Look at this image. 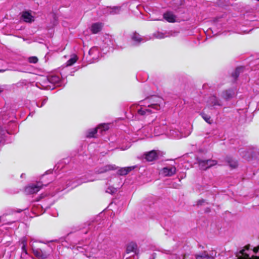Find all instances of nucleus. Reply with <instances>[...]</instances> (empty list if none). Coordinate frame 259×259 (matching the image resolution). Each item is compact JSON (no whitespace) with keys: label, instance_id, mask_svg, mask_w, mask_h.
<instances>
[{"label":"nucleus","instance_id":"f257e3e1","mask_svg":"<svg viewBox=\"0 0 259 259\" xmlns=\"http://www.w3.org/2000/svg\"><path fill=\"white\" fill-rule=\"evenodd\" d=\"M164 101L162 98L152 96L145 98L143 101H140V104L136 105L137 115L145 117L152 113H156L160 110Z\"/></svg>","mask_w":259,"mask_h":259},{"label":"nucleus","instance_id":"f03ea898","mask_svg":"<svg viewBox=\"0 0 259 259\" xmlns=\"http://www.w3.org/2000/svg\"><path fill=\"white\" fill-rule=\"evenodd\" d=\"M47 184H45L44 181L38 182L36 184H30L25 188V192L26 194H34L38 192L41 188L42 186H46Z\"/></svg>","mask_w":259,"mask_h":259},{"label":"nucleus","instance_id":"7ed1b4c3","mask_svg":"<svg viewBox=\"0 0 259 259\" xmlns=\"http://www.w3.org/2000/svg\"><path fill=\"white\" fill-rule=\"evenodd\" d=\"M109 128V124L106 123L101 124L94 129L89 130L87 133V137L88 138L95 137V135L99 132L101 134L103 132L107 131Z\"/></svg>","mask_w":259,"mask_h":259},{"label":"nucleus","instance_id":"20e7f679","mask_svg":"<svg viewBox=\"0 0 259 259\" xmlns=\"http://www.w3.org/2000/svg\"><path fill=\"white\" fill-rule=\"evenodd\" d=\"M198 163L201 169L206 170L208 168L217 165L218 162L215 160H202L199 159H198Z\"/></svg>","mask_w":259,"mask_h":259},{"label":"nucleus","instance_id":"39448f33","mask_svg":"<svg viewBox=\"0 0 259 259\" xmlns=\"http://www.w3.org/2000/svg\"><path fill=\"white\" fill-rule=\"evenodd\" d=\"M33 241H34L33 239L31 238L30 241V245L31 247V249L34 255L38 259H44L47 258L48 256V254L45 251H43L38 248H34L33 243H32V242Z\"/></svg>","mask_w":259,"mask_h":259},{"label":"nucleus","instance_id":"423d86ee","mask_svg":"<svg viewBox=\"0 0 259 259\" xmlns=\"http://www.w3.org/2000/svg\"><path fill=\"white\" fill-rule=\"evenodd\" d=\"M121 11L120 6L107 7L104 9L103 13L106 15H116L119 14Z\"/></svg>","mask_w":259,"mask_h":259},{"label":"nucleus","instance_id":"0eeeda50","mask_svg":"<svg viewBox=\"0 0 259 259\" xmlns=\"http://www.w3.org/2000/svg\"><path fill=\"white\" fill-rule=\"evenodd\" d=\"M89 55L93 60V62L98 60L101 56L100 50L97 47L92 48L89 51Z\"/></svg>","mask_w":259,"mask_h":259},{"label":"nucleus","instance_id":"6e6552de","mask_svg":"<svg viewBox=\"0 0 259 259\" xmlns=\"http://www.w3.org/2000/svg\"><path fill=\"white\" fill-rule=\"evenodd\" d=\"M50 83L53 84L57 87L62 85V82L60 78L58 75H52L46 78L45 83Z\"/></svg>","mask_w":259,"mask_h":259},{"label":"nucleus","instance_id":"1a4fd4ad","mask_svg":"<svg viewBox=\"0 0 259 259\" xmlns=\"http://www.w3.org/2000/svg\"><path fill=\"white\" fill-rule=\"evenodd\" d=\"M152 124L153 126H154V134L155 135H158L159 133H161V131H158L157 132L156 128H161V126L166 124V122L163 119H160V118H156L152 121Z\"/></svg>","mask_w":259,"mask_h":259},{"label":"nucleus","instance_id":"9d476101","mask_svg":"<svg viewBox=\"0 0 259 259\" xmlns=\"http://www.w3.org/2000/svg\"><path fill=\"white\" fill-rule=\"evenodd\" d=\"M163 18L169 23L175 22L177 20V16L171 11H167L163 15Z\"/></svg>","mask_w":259,"mask_h":259},{"label":"nucleus","instance_id":"9b49d317","mask_svg":"<svg viewBox=\"0 0 259 259\" xmlns=\"http://www.w3.org/2000/svg\"><path fill=\"white\" fill-rule=\"evenodd\" d=\"M176 170L175 166H166L162 169L161 174L164 176H171L175 173Z\"/></svg>","mask_w":259,"mask_h":259},{"label":"nucleus","instance_id":"f8f14e48","mask_svg":"<svg viewBox=\"0 0 259 259\" xmlns=\"http://www.w3.org/2000/svg\"><path fill=\"white\" fill-rule=\"evenodd\" d=\"M117 168V167L115 165H106L97 169L96 172L98 174H101L109 170H115Z\"/></svg>","mask_w":259,"mask_h":259},{"label":"nucleus","instance_id":"ddd939ff","mask_svg":"<svg viewBox=\"0 0 259 259\" xmlns=\"http://www.w3.org/2000/svg\"><path fill=\"white\" fill-rule=\"evenodd\" d=\"M22 18L27 23H30L34 20V17L28 11L23 12L22 14Z\"/></svg>","mask_w":259,"mask_h":259},{"label":"nucleus","instance_id":"4468645a","mask_svg":"<svg viewBox=\"0 0 259 259\" xmlns=\"http://www.w3.org/2000/svg\"><path fill=\"white\" fill-rule=\"evenodd\" d=\"M234 92L232 89H228L224 91L222 93V97L224 99L228 100L233 98Z\"/></svg>","mask_w":259,"mask_h":259},{"label":"nucleus","instance_id":"2eb2a0df","mask_svg":"<svg viewBox=\"0 0 259 259\" xmlns=\"http://www.w3.org/2000/svg\"><path fill=\"white\" fill-rule=\"evenodd\" d=\"M238 253L241 254V255L238 256V255H237V259H259V256L256 255H252L250 257L249 254L244 252V249L240 250Z\"/></svg>","mask_w":259,"mask_h":259},{"label":"nucleus","instance_id":"dca6fc26","mask_svg":"<svg viewBox=\"0 0 259 259\" xmlns=\"http://www.w3.org/2000/svg\"><path fill=\"white\" fill-rule=\"evenodd\" d=\"M103 26V25L102 23L98 22L94 23L91 26V31L94 34L98 33L101 30Z\"/></svg>","mask_w":259,"mask_h":259},{"label":"nucleus","instance_id":"f3484780","mask_svg":"<svg viewBox=\"0 0 259 259\" xmlns=\"http://www.w3.org/2000/svg\"><path fill=\"white\" fill-rule=\"evenodd\" d=\"M195 256L196 259H214L213 256L209 255L206 251L196 254Z\"/></svg>","mask_w":259,"mask_h":259},{"label":"nucleus","instance_id":"a211bd4d","mask_svg":"<svg viewBox=\"0 0 259 259\" xmlns=\"http://www.w3.org/2000/svg\"><path fill=\"white\" fill-rule=\"evenodd\" d=\"M145 159L148 161H152L158 156L156 152L154 150L151 151L145 154Z\"/></svg>","mask_w":259,"mask_h":259},{"label":"nucleus","instance_id":"6ab92c4d","mask_svg":"<svg viewBox=\"0 0 259 259\" xmlns=\"http://www.w3.org/2000/svg\"><path fill=\"white\" fill-rule=\"evenodd\" d=\"M135 168L134 166L120 168L118 170V174L121 176L126 175Z\"/></svg>","mask_w":259,"mask_h":259},{"label":"nucleus","instance_id":"aec40b11","mask_svg":"<svg viewBox=\"0 0 259 259\" xmlns=\"http://www.w3.org/2000/svg\"><path fill=\"white\" fill-rule=\"evenodd\" d=\"M226 161L232 168H235L238 166L237 161L231 157H227Z\"/></svg>","mask_w":259,"mask_h":259},{"label":"nucleus","instance_id":"412c9836","mask_svg":"<svg viewBox=\"0 0 259 259\" xmlns=\"http://www.w3.org/2000/svg\"><path fill=\"white\" fill-rule=\"evenodd\" d=\"M137 249V245L135 243L132 242L130 243L127 246L126 248V252L129 253L130 252H133L134 253H136Z\"/></svg>","mask_w":259,"mask_h":259},{"label":"nucleus","instance_id":"4be33fe9","mask_svg":"<svg viewBox=\"0 0 259 259\" xmlns=\"http://www.w3.org/2000/svg\"><path fill=\"white\" fill-rule=\"evenodd\" d=\"M78 60V57L75 54L71 56L70 58L66 62V66H70L73 65Z\"/></svg>","mask_w":259,"mask_h":259},{"label":"nucleus","instance_id":"5701e85b","mask_svg":"<svg viewBox=\"0 0 259 259\" xmlns=\"http://www.w3.org/2000/svg\"><path fill=\"white\" fill-rule=\"evenodd\" d=\"M132 39L135 42L136 45L141 42L143 40L141 36L136 32L133 34L132 36Z\"/></svg>","mask_w":259,"mask_h":259},{"label":"nucleus","instance_id":"b1692460","mask_svg":"<svg viewBox=\"0 0 259 259\" xmlns=\"http://www.w3.org/2000/svg\"><path fill=\"white\" fill-rule=\"evenodd\" d=\"M21 243L22 244V251L23 253H24L25 254H27V240L26 237H23L21 239Z\"/></svg>","mask_w":259,"mask_h":259},{"label":"nucleus","instance_id":"393cba45","mask_svg":"<svg viewBox=\"0 0 259 259\" xmlns=\"http://www.w3.org/2000/svg\"><path fill=\"white\" fill-rule=\"evenodd\" d=\"M243 70V67H238L236 68L234 72L232 73V76L233 77L234 81H236L239 77L240 72Z\"/></svg>","mask_w":259,"mask_h":259},{"label":"nucleus","instance_id":"a878e982","mask_svg":"<svg viewBox=\"0 0 259 259\" xmlns=\"http://www.w3.org/2000/svg\"><path fill=\"white\" fill-rule=\"evenodd\" d=\"M153 36L157 39H162L166 37L165 31L164 32L156 31L153 34Z\"/></svg>","mask_w":259,"mask_h":259},{"label":"nucleus","instance_id":"bb28decb","mask_svg":"<svg viewBox=\"0 0 259 259\" xmlns=\"http://www.w3.org/2000/svg\"><path fill=\"white\" fill-rule=\"evenodd\" d=\"M200 115L202 118L208 124H211L212 122V120L211 119V117L207 114L202 112L200 113Z\"/></svg>","mask_w":259,"mask_h":259},{"label":"nucleus","instance_id":"cd10ccee","mask_svg":"<svg viewBox=\"0 0 259 259\" xmlns=\"http://www.w3.org/2000/svg\"><path fill=\"white\" fill-rule=\"evenodd\" d=\"M166 37H175L177 35V31L175 30L165 31Z\"/></svg>","mask_w":259,"mask_h":259},{"label":"nucleus","instance_id":"c85d7f7f","mask_svg":"<svg viewBox=\"0 0 259 259\" xmlns=\"http://www.w3.org/2000/svg\"><path fill=\"white\" fill-rule=\"evenodd\" d=\"M92 245L91 244L90 245L87 246L84 249L87 251L89 252L91 254H93L96 252V249L92 248Z\"/></svg>","mask_w":259,"mask_h":259},{"label":"nucleus","instance_id":"c756f323","mask_svg":"<svg viewBox=\"0 0 259 259\" xmlns=\"http://www.w3.org/2000/svg\"><path fill=\"white\" fill-rule=\"evenodd\" d=\"M169 136L171 138H176L178 136L177 131L176 130H170L168 134Z\"/></svg>","mask_w":259,"mask_h":259},{"label":"nucleus","instance_id":"7c9ffc66","mask_svg":"<svg viewBox=\"0 0 259 259\" xmlns=\"http://www.w3.org/2000/svg\"><path fill=\"white\" fill-rule=\"evenodd\" d=\"M116 192V189L112 186L109 187L106 190V192L109 194H113Z\"/></svg>","mask_w":259,"mask_h":259},{"label":"nucleus","instance_id":"2f4dec72","mask_svg":"<svg viewBox=\"0 0 259 259\" xmlns=\"http://www.w3.org/2000/svg\"><path fill=\"white\" fill-rule=\"evenodd\" d=\"M28 61L31 63H36L38 61V59L36 57H30L29 58Z\"/></svg>","mask_w":259,"mask_h":259},{"label":"nucleus","instance_id":"473e14b6","mask_svg":"<svg viewBox=\"0 0 259 259\" xmlns=\"http://www.w3.org/2000/svg\"><path fill=\"white\" fill-rule=\"evenodd\" d=\"M258 250H259V245H258L256 247H254L253 249V251L255 253H256L258 251Z\"/></svg>","mask_w":259,"mask_h":259},{"label":"nucleus","instance_id":"72a5a7b5","mask_svg":"<svg viewBox=\"0 0 259 259\" xmlns=\"http://www.w3.org/2000/svg\"><path fill=\"white\" fill-rule=\"evenodd\" d=\"M169 259H178V256L177 254H172L171 255Z\"/></svg>","mask_w":259,"mask_h":259},{"label":"nucleus","instance_id":"f704fd0d","mask_svg":"<svg viewBox=\"0 0 259 259\" xmlns=\"http://www.w3.org/2000/svg\"><path fill=\"white\" fill-rule=\"evenodd\" d=\"M47 101V98H46L45 99H44L41 103V106H39V107H42L44 104H46V102Z\"/></svg>","mask_w":259,"mask_h":259},{"label":"nucleus","instance_id":"c9c22d12","mask_svg":"<svg viewBox=\"0 0 259 259\" xmlns=\"http://www.w3.org/2000/svg\"><path fill=\"white\" fill-rule=\"evenodd\" d=\"M4 90V85H0V93L3 92Z\"/></svg>","mask_w":259,"mask_h":259},{"label":"nucleus","instance_id":"e433bc0d","mask_svg":"<svg viewBox=\"0 0 259 259\" xmlns=\"http://www.w3.org/2000/svg\"><path fill=\"white\" fill-rule=\"evenodd\" d=\"M92 181H93V180L92 179H89V180H83L82 183H86V182H92Z\"/></svg>","mask_w":259,"mask_h":259},{"label":"nucleus","instance_id":"4c0bfd02","mask_svg":"<svg viewBox=\"0 0 259 259\" xmlns=\"http://www.w3.org/2000/svg\"><path fill=\"white\" fill-rule=\"evenodd\" d=\"M249 248H250V245L249 244H247V245H245L244 246V249H243L244 250H245V249L248 250L249 249Z\"/></svg>","mask_w":259,"mask_h":259},{"label":"nucleus","instance_id":"58836bf2","mask_svg":"<svg viewBox=\"0 0 259 259\" xmlns=\"http://www.w3.org/2000/svg\"><path fill=\"white\" fill-rule=\"evenodd\" d=\"M51 88H52V87H51V86H50V85H46L44 87V88H45V89H51Z\"/></svg>","mask_w":259,"mask_h":259},{"label":"nucleus","instance_id":"ea45409f","mask_svg":"<svg viewBox=\"0 0 259 259\" xmlns=\"http://www.w3.org/2000/svg\"><path fill=\"white\" fill-rule=\"evenodd\" d=\"M213 105H220V104H219L218 101H216V102H214V103H213Z\"/></svg>","mask_w":259,"mask_h":259},{"label":"nucleus","instance_id":"a19ab883","mask_svg":"<svg viewBox=\"0 0 259 259\" xmlns=\"http://www.w3.org/2000/svg\"><path fill=\"white\" fill-rule=\"evenodd\" d=\"M188 257V255H186V254L184 255L183 259H187V258Z\"/></svg>","mask_w":259,"mask_h":259},{"label":"nucleus","instance_id":"79ce46f5","mask_svg":"<svg viewBox=\"0 0 259 259\" xmlns=\"http://www.w3.org/2000/svg\"><path fill=\"white\" fill-rule=\"evenodd\" d=\"M23 176H24V174H22L21 176V177L23 178Z\"/></svg>","mask_w":259,"mask_h":259},{"label":"nucleus","instance_id":"37998d69","mask_svg":"<svg viewBox=\"0 0 259 259\" xmlns=\"http://www.w3.org/2000/svg\"><path fill=\"white\" fill-rule=\"evenodd\" d=\"M45 177V175H44V176H42V178H44Z\"/></svg>","mask_w":259,"mask_h":259},{"label":"nucleus","instance_id":"c03bdc74","mask_svg":"<svg viewBox=\"0 0 259 259\" xmlns=\"http://www.w3.org/2000/svg\"><path fill=\"white\" fill-rule=\"evenodd\" d=\"M100 248H101V249H103V248H102V246H101V245L100 246Z\"/></svg>","mask_w":259,"mask_h":259},{"label":"nucleus","instance_id":"a18cd8bd","mask_svg":"<svg viewBox=\"0 0 259 259\" xmlns=\"http://www.w3.org/2000/svg\"><path fill=\"white\" fill-rule=\"evenodd\" d=\"M135 105H133L131 108H134Z\"/></svg>","mask_w":259,"mask_h":259},{"label":"nucleus","instance_id":"49530a36","mask_svg":"<svg viewBox=\"0 0 259 259\" xmlns=\"http://www.w3.org/2000/svg\"><path fill=\"white\" fill-rule=\"evenodd\" d=\"M258 1H259V0H257Z\"/></svg>","mask_w":259,"mask_h":259},{"label":"nucleus","instance_id":"de8ad7c7","mask_svg":"<svg viewBox=\"0 0 259 259\" xmlns=\"http://www.w3.org/2000/svg\"><path fill=\"white\" fill-rule=\"evenodd\" d=\"M0 71H1V70H0Z\"/></svg>","mask_w":259,"mask_h":259}]
</instances>
